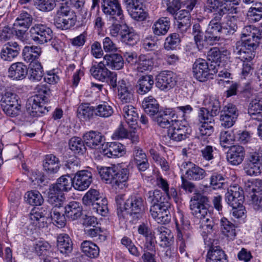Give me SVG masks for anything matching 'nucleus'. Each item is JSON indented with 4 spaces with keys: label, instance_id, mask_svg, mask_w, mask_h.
I'll return each instance as SVG.
<instances>
[{
    "label": "nucleus",
    "instance_id": "obj_49",
    "mask_svg": "<svg viewBox=\"0 0 262 262\" xmlns=\"http://www.w3.org/2000/svg\"><path fill=\"white\" fill-rule=\"evenodd\" d=\"M69 145L70 149L76 154L83 155L86 151L84 140L79 137L72 138L69 142Z\"/></svg>",
    "mask_w": 262,
    "mask_h": 262
},
{
    "label": "nucleus",
    "instance_id": "obj_45",
    "mask_svg": "<svg viewBox=\"0 0 262 262\" xmlns=\"http://www.w3.org/2000/svg\"><path fill=\"white\" fill-rule=\"evenodd\" d=\"M41 49L37 46H26L23 51V56L27 62H33L37 61L36 59L41 55Z\"/></svg>",
    "mask_w": 262,
    "mask_h": 262
},
{
    "label": "nucleus",
    "instance_id": "obj_19",
    "mask_svg": "<svg viewBox=\"0 0 262 262\" xmlns=\"http://www.w3.org/2000/svg\"><path fill=\"white\" fill-rule=\"evenodd\" d=\"M47 195L48 202L54 207H60L65 199L63 192L56 183L49 186Z\"/></svg>",
    "mask_w": 262,
    "mask_h": 262
},
{
    "label": "nucleus",
    "instance_id": "obj_41",
    "mask_svg": "<svg viewBox=\"0 0 262 262\" xmlns=\"http://www.w3.org/2000/svg\"><path fill=\"white\" fill-rule=\"evenodd\" d=\"M65 215L71 220L78 219L82 214V207L77 202H70L65 207Z\"/></svg>",
    "mask_w": 262,
    "mask_h": 262
},
{
    "label": "nucleus",
    "instance_id": "obj_7",
    "mask_svg": "<svg viewBox=\"0 0 262 262\" xmlns=\"http://www.w3.org/2000/svg\"><path fill=\"white\" fill-rule=\"evenodd\" d=\"M30 37L35 43L42 45L50 41L53 36L50 28L42 24H36L30 30Z\"/></svg>",
    "mask_w": 262,
    "mask_h": 262
},
{
    "label": "nucleus",
    "instance_id": "obj_18",
    "mask_svg": "<svg viewBox=\"0 0 262 262\" xmlns=\"http://www.w3.org/2000/svg\"><path fill=\"white\" fill-rule=\"evenodd\" d=\"M243 191L238 186H233L228 189L225 194V201L232 208L238 207L243 203Z\"/></svg>",
    "mask_w": 262,
    "mask_h": 262
},
{
    "label": "nucleus",
    "instance_id": "obj_2",
    "mask_svg": "<svg viewBox=\"0 0 262 262\" xmlns=\"http://www.w3.org/2000/svg\"><path fill=\"white\" fill-rule=\"evenodd\" d=\"M38 94L30 97L26 103L27 113L33 117L40 116L49 112V107L45 105L51 94L50 89L46 85H38L36 87Z\"/></svg>",
    "mask_w": 262,
    "mask_h": 262
},
{
    "label": "nucleus",
    "instance_id": "obj_1",
    "mask_svg": "<svg viewBox=\"0 0 262 262\" xmlns=\"http://www.w3.org/2000/svg\"><path fill=\"white\" fill-rule=\"evenodd\" d=\"M208 203V198L206 196L198 193L191 198L190 209L194 216L202 220L203 228L208 233H211L214 230V224L207 208Z\"/></svg>",
    "mask_w": 262,
    "mask_h": 262
},
{
    "label": "nucleus",
    "instance_id": "obj_12",
    "mask_svg": "<svg viewBox=\"0 0 262 262\" xmlns=\"http://www.w3.org/2000/svg\"><path fill=\"white\" fill-rule=\"evenodd\" d=\"M188 131L189 128L186 123L174 120L167 130V135L170 139L179 142L188 138Z\"/></svg>",
    "mask_w": 262,
    "mask_h": 262
},
{
    "label": "nucleus",
    "instance_id": "obj_17",
    "mask_svg": "<svg viewBox=\"0 0 262 262\" xmlns=\"http://www.w3.org/2000/svg\"><path fill=\"white\" fill-rule=\"evenodd\" d=\"M82 137L85 145L91 149L99 148L105 141V137L101 133L95 130L86 132Z\"/></svg>",
    "mask_w": 262,
    "mask_h": 262
},
{
    "label": "nucleus",
    "instance_id": "obj_55",
    "mask_svg": "<svg viewBox=\"0 0 262 262\" xmlns=\"http://www.w3.org/2000/svg\"><path fill=\"white\" fill-rule=\"evenodd\" d=\"M33 20V17L29 13L26 11H22L14 24V26H19L20 28L24 27L28 29L31 26Z\"/></svg>",
    "mask_w": 262,
    "mask_h": 262
},
{
    "label": "nucleus",
    "instance_id": "obj_40",
    "mask_svg": "<svg viewBox=\"0 0 262 262\" xmlns=\"http://www.w3.org/2000/svg\"><path fill=\"white\" fill-rule=\"evenodd\" d=\"M154 83L153 76L151 75H146L141 76L138 81L137 92L143 95L149 92Z\"/></svg>",
    "mask_w": 262,
    "mask_h": 262
},
{
    "label": "nucleus",
    "instance_id": "obj_21",
    "mask_svg": "<svg viewBox=\"0 0 262 262\" xmlns=\"http://www.w3.org/2000/svg\"><path fill=\"white\" fill-rule=\"evenodd\" d=\"M245 155L244 148L241 145H235L229 147L227 152V159L233 165H238L244 160Z\"/></svg>",
    "mask_w": 262,
    "mask_h": 262
},
{
    "label": "nucleus",
    "instance_id": "obj_3",
    "mask_svg": "<svg viewBox=\"0 0 262 262\" xmlns=\"http://www.w3.org/2000/svg\"><path fill=\"white\" fill-rule=\"evenodd\" d=\"M259 41L256 35L249 36L237 41L233 47V52L236 57L242 61L249 62L255 56V50L258 47Z\"/></svg>",
    "mask_w": 262,
    "mask_h": 262
},
{
    "label": "nucleus",
    "instance_id": "obj_22",
    "mask_svg": "<svg viewBox=\"0 0 262 262\" xmlns=\"http://www.w3.org/2000/svg\"><path fill=\"white\" fill-rule=\"evenodd\" d=\"M20 51V46L16 42H8L1 50V58L5 61H11L18 56Z\"/></svg>",
    "mask_w": 262,
    "mask_h": 262
},
{
    "label": "nucleus",
    "instance_id": "obj_60",
    "mask_svg": "<svg viewBox=\"0 0 262 262\" xmlns=\"http://www.w3.org/2000/svg\"><path fill=\"white\" fill-rule=\"evenodd\" d=\"M248 19L252 21L257 22L262 18V5L255 4V7L249 8L247 14Z\"/></svg>",
    "mask_w": 262,
    "mask_h": 262
},
{
    "label": "nucleus",
    "instance_id": "obj_44",
    "mask_svg": "<svg viewBox=\"0 0 262 262\" xmlns=\"http://www.w3.org/2000/svg\"><path fill=\"white\" fill-rule=\"evenodd\" d=\"M43 76V71L41 63L34 61L30 64L28 77L33 81H39Z\"/></svg>",
    "mask_w": 262,
    "mask_h": 262
},
{
    "label": "nucleus",
    "instance_id": "obj_27",
    "mask_svg": "<svg viewBox=\"0 0 262 262\" xmlns=\"http://www.w3.org/2000/svg\"><path fill=\"white\" fill-rule=\"evenodd\" d=\"M173 115L169 108L160 110L153 120L157 122L160 127L169 128L174 122V120L171 119Z\"/></svg>",
    "mask_w": 262,
    "mask_h": 262
},
{
    "label": "nucleus",
    "instance_id": "obj_25",
    "mask_svg": "<svg viewBox=\"0 0 262 262\" xmlns=\"http://www.w3.org/2000/svg\"><path fill=\"white\" fill-rule=\"evenodd\" d=\"M190 12L182 8L175 14V18L177 19L178 28L182 32H184L190 28L191 24Z\"/></svg>",
    "mask_w": 262,
    "mask_h": 262
},
{
    "label": "nucleus",
    "instance_id": "obj_57",
    "mask_svg": "<svg viewBox=\"0 0 262 262\" xmlns=\"http://www.w3.org/2000/svg\"><path fill=\"white\" fill-rule=\"evenodd\" d=\"M27 202L32 206L41 205L43 202L41 194L38 191H30L26 193Z\"/></svg>",
    "mask_w": 262,
    "mask_h": 262
},
{
    "label": "nucleus",
    "instance_id": "obj_24",
    "mask_svg": "<svg viewBox=\"0 0 262 262\" xmlns=\"http://www.w3.org/2000/svg\"><path fill=\"white\" fill-rule=\"evenodd\" d=\"M129 174V170L127 168L118 169L116 167L112 187L115 189L125 188Z\"/></svg>",
    "mask_w": 262,
    "mask_h": 262
},
{
    "label": "nucleus",
    "instance_id": "obj_39",
    "mask_svg": "<svg viewBox=\"0 0 262 262\" xmlns=\"http://www.w3.org/2000/svg\"><path fill=\"white\" fill-rule=\"evenodd\" d=\"M258 188L252 189L250 205L256 211H262V180L258 182Z\"/></svg>",
    "mask_w": 262,
    "mask_h": 262
},
{
    "label": "nucleus",
    "instance_id": "obj_10",
    "mask_svg": "<svg viewBox=\"0 0 262 262\" xmlns=\"http://www.w3.org/2000/svg\"><path fill=\"white\" fill-rule=\"evenodd\" d=\"M205 108L200 109L199 117L205 118V117H214L217 116L221 112V104L219 100L214 97L206 96L203 101Z\"/></svg>",
    "mask_w": 262,
    "mask_h": 262
},
{
    "label": "nucleus",
    "instance_id": "obj_46",
    "mask_svg": "<svg viewBox=\"0 0 262 262\" xmlns=\"http://www.w3.org/2000/svg\"><path fill=\"white\" fill-rule=\"evenodd\" d=\"M199 120L202 124L199 127L200 135L203 136H210L214 130L213 126L215 124L214 119L211 117L200 118Z\"/></svg>",
    "mask_w": 262,
    "mask_h": 262
},
{
    "label": "nucleus",
    "instance_id": "obj_29",
    "mask_svg": "<svg viewBox=\"0 0 262 262\" xmlns=\"http://www.w3.org/2000/svg\"><path fill=\"white\" fill-rule=\"evenodd\" d=\"M124 146L117 142L107 143L102 149V154L108 158L121 156L124 152Z\"/></svg>",
    "mask_w": 262,
    "mask_h": 262
},
{
    "label": "nucleus",
    "instance_id": "obj_35",
    "mask_svg": "<svg viewBox=\"0 0 262 262\" xmlns=\"http://www.w3.org/2000/svg\"><path fill=\"white\" fill-rule=\"evenodd\" d=\"M222 30L221 25L214 24V25H213L211 23H209L208 28L206 30L205 40L210 44H213L214 42L219 41Z\"/></svg>",
    "mask_w": 262,
    "mask_h": 262
},
{
    "label": "nucleus",
    "instance_id": "obj_31",
    "mask_svg": "<svg viewBox=\"0 0 262 262\" xmlns=\"http://www.w3.org/2000/svg\"><path fill=\"white\" fill-rule=\"evenodd\" d=\"M118 96L122 103H129L133 100V92L124 79L118 82Z\"/></svg>",
    "mask_w": 262,
    "mask_h": 262
},
{
    "label": "nucleus",
    "instance_id": "obj_15",
    "mask_svg": "<svg viewBox=\"0 0 262 262\" xmlns=\"http://www.w3.org/2000/svg\"><path fill=\"white\" fill-rule=\"evenodd\" d=\"M102 11L103 13L113 18L117 19V17L122 20L124 18L123 10L118 1L103 0Z\"/></svg>",
    "mask_w": 262,
    "mask_h": 262
},
{
    "label": "nucleus",
    "instance_id": "obj_13",
    "mask_svg": "<svg viewBox=\"0 0 262 262\" xmlns=\"http://www.w3.org/2000/svg\"><path fill=\"white\" fill-rule=\"evenodd\" d=\"M176 75L170 71L161 72L156 78V86L161 91H167L176 84Z\"/></svg>",
    "mask_w": 262,
    "mask_h": 262
},
{
    "label": "nucleus",
    "instance_id": "obj_20",
    "mask_svg": "<svg viewBox=\"0 0 262 262\" xmlns=\"http://www.w3.org/2000/svg\"><path fill=\"white\" fill-rule=\"evenodd\" d=\"M157 238L156 243L163 248L169 247L173 243V235L170 230L165 227L160 226L158 227L155 231Z\"/></svg>",
    "mask_w": 262,
    "mask_h": 262
},
{
    "label": "nucleus",
    "instance_id": "obj_48",
    "mask_svg": "<svg viewBox=\"0 0 262 262\" xmlns=\"http://www.w3.org/2000/svg\"><path fill=\"white\" fill-rule=\"evenodd\" d=\"M77 17L55 16L54 23L56 27L61 30H68L75 26Z\"/></svg>",
    "mask_w": 262,
    "mask_h": 262
},
{
    "label": "nucleus",
    "instance_id": "obj_53",
    "mask_svg": "<svg viewBox=\"0 0 262 262\" xmlns=\"http://www.w3.org/2000/svg\"><path fill=\"white\" fill-rule=\"evenodd\" d=\"M116 167H101L98 169L99 173L102 181L112 186Z\"/></svg>",
    "mask_w": 262,
    "mask_h": 262
},
{
    "label": "nucleus",
    "instance_id": "obj_43",
    "mask_svg": "<svg viewBox=\"0 0 262 262\" xmlns=\"http://www.w3.org/2000/svg\"><path fill=\"white\" fill-rule=\"evenodd\" d=\"M127 10L131 17L137 20H144L148 16V13L144 10V6L141 1L128 8Z\"/></svg>",
    "mask_w": 262,
    "mask_h": 262
},
{
    "label": "nucleus",
    "instance_id": "obj_11",
    "mask_svg": "<svg viewBox=\"0 0 262 262\" xmlns=\"http://www.w3.org/2000/svg\"><path fill=\"white\" fill-rule=\"evenodd\" d=\"M169 203L166 201V203L158 205H151L150 208V215L159 224H165L170 221V212L168 208Z\"/></svg>",
    "mask_w": 262,
    "mask_h": 262
},
{
    "label": "nucleus",
    "instance_id": "obj_30",
    "mask_svg": "<svg viewBox=\"0 0 262 262\" xmlns=\"http://www.w3.org/2000/svg\"><path fill=\"white\" fill-rule=\"evenodd\" d=\"M123 113L126 123L131 128L135 129L139 119L137 109L131 105H127L124 106Z\"/></svg>",
    "mask_w": 262,
    "mask_h": 262
},
{
    "label": "nucleus",
    "instance_id": "obj_63",
    "mask_svg": "<svg viewBox=\"0 0 262 262\" xmlns=\"http://www.w3.org/2000/svg\"><path fill=\"white\" fill-rule=\"evenodd\" d=\"M55 183L63 192L68 191L73 186L72 178L69 174L61 176L57 180Z\"/></svg>",
    "mask_w": 262,
    "mask_h": 262
},
{
    "label": "nucleus",
    "instance_id": "obj_61",
    "mask_svg": "<svg viewBox=\"0 0 262 262\" xmlns=\"http://www.w3.org/2000/svg\"><path fill=\"white\" fill-rule=\"evenodd\" d=\"M95 107L91 106L89 103L81 104L78 107V115L85 119H90L95 116Z\"/></svg>",
    "mask_w": 262,
    "mask_h": 262
},
{
    "label": "nucleus",
    "instance_id": "obj_58",
    "mask_svg": "<svg viewBox=\"0 0 262 262\" xmlns=\"http://www.w3.org/2000/svg\"><path fill=\"white\" fill-rule=\"evenodd\" d=\"M59 207H55L49 211L50 217L54 223L58 227H63L66 225L65 215L61 214L58 210Z\"/></svg>",
    "mask_w": 262,
    "mask_h": 262
},
{
    "label": "nucleus",
    "instance_id": "obj_28",
    "mask_svg": "<svg viewBox=\"0 0 262 262\" xmlns=\"http://www.w3.org/2000/svg\"><path fill=\"white\" fill-rule=\"evenodd\" d=\"M170 26V18L168 17H161L154 23L151 29L154 35L162 36L167 33Z\"/></svg>",
    "mask_w": 262,
    "mask_h": 262
},
{
    "label": "nucleus",
    "instance_id": "obj_8",
    "mask_svg": "<svg viewBox=\"0 0 262 262\" xmlns=\"http://www.w3.org/2000/svg\"><path fill=\"white\" fill-rule=\"evenodd\" d=\"M244 170L246 174L250 176L260 174L262 170V153L250 152L247 156Z\"/></svg>",
    "mask_w": 262,
    "mask_h": 262
},
{
    "label": "nucleus",
    "instance_id": "obj_37",
    "mask_svg": "<svg viewBox=\"0 0 262 262\" xmlns=\"http://www.w3.org/2000/svg\"><path fill=\"white\" fill-rule=\"evenodd\" d=\"M204 24L203 20H198L194 22L192 26V34L194 36V40L198 49L200 50L203 48V36L204 32L202 26Z\"/></svg>",
    "mask_w": 262,
    "mask_h": 262
},
{
    "label": "nucleus",
    "instance_id": "obj_42",
    "mask_svg": "<svg viewBox=\"0 0 262 262\" xmlns=\"http://www.w3.org/2000/svg\"><path fill=\"white\" fill-rule=\"evenodd\" d=\"M80 248L82 252L91 258H96L99 255L100 250L98 246L90 241H83Z\"/></svg>",
    "mask_w": 262,
    "mask_h": 262
},
{
    "label": "nucleus",
    "instance_id": "obj_32",
    "mask_svg": "<svg viewBox=\"0 0 262 262\" xmlns=\"http://www.w3.org/2000/svg\"><path fill=\"white\" fill-rule=\"evenodd\" d=\"M120 35L121 40L129 46L136 45L139 40L138 35L127 26L122 28Z\"/></svg>",
    "mask_w": 262,
    "mask_h": 262
},
{
    "label": "nucleus",
    "instance_id": "obj_23",
    "mask_svg": "<svg viewBox=\"0 0 262 262\" xmlns=\"http://www.w3.org/2000/svg\"><path fill=\"white\" fill-rule=\"evenodd\" d=\"M28 72L27 66L21 62L13 63L8 70L9 76L16 80L24 79L26 77Z\"/></svg>",
    "mask_w": 262,
    "mask_h": 262
},
{
    "label": "nucleus",
    "instance_id": "obj_50",
    "mask_svg": "<svg viewBox=\"0 0 262 262\" xmlns=\"http://www.w3.org/2000/svg\"><path fill=\"white\" fill-rule=\"evenodd\" d=\"M220 223L222 233L230 239H233L236 234L234 225L225 217L221 220Z\"/></svg>",
    "mask_w": 262,
    "mask_h": 262
},
{
    "label": "nucleus",
    "instance_id": "obj_33",
    "mask_svg": "<svg viewBox=\"0 0 262 262\" xmlns=\"http://www.w3.org/2000/svg\"><path fill=\"white\" fill-rule=\"evenodd\" d=\"M142 106L145 112L153 119L160 111L157 101L151 96L144 99Z\"/></svg>",
    "mask_w": 262,
    "mask_h": 262
},
{
    "label": "nucleus",
    "instance_id": "obj_26",
    "mask_svg": "<svg viewBox=\"0 0 262 262\" xmlns=\"http://www.w3.org/2000/svg\"><path fill=\"white\" fill-rule=\"evenodd\" d=\"M57 247L60 253L69 255L73 250V243L67 234H60L57 237Z\"/></svg>",
    "mask_w": 262,
    "mask_h": 262
},
{
    "label": "nucleus",
    "instance_id": "obj_62",
    "mask_svg": "<svg viewBox=\"0 0 262 262\" xmlns=\"http://www.w3.org/2000/svg\"><path fill=\"white\" fill-rule=\"evenodd\" d=\"M181 41L179 34L173 33L166 37L164 42V48L166 50H173L180 44Z\"/></svg>",
    "mask_w": 262,
    "mask_h": 262
},
{
    "label": "nucleus",
    "instance_id": "obj_59",
    "mask_svg": "<svg viewBox=\"0 0 262 262\" xmlns=\"http://www.w3.org/2000/svg\"><path fill=\"white\" fill-rule=\"evenodd\" d=\"M147 197L148 201L151 204V205H158L166 203V201H164L165 198L163 197L162 192L158 189L149 191L147 193Z\"/></svg>",
    "mask_w": 262,
    "mask_h": 262
},
{
    "label": "nucleus",
    "instance_id": "obj_5",
    "mask_svg": "<svg viewBox=\"0 0 262 262\" xmlns=\"http://www.w3.org/2000/svg\"><path fill=\"white\" fill-rule=\"evenodd\" d=\"M181 224L178 220L176 221L178 231L177 243L180 252L184 256L188 257L187 249L191 246L193 238L191 232L187 230L189 224L184 223L183 217H181Z\"/></svg>",
    "mask_w": 262,
    "mask_h": 262
},
{
    "label": "nucleus",
    "instance_id": "obj_52",
    "mask_svg": "<svg viewBox=\"0 0 262 262\" xmlns=\"http://www.w3.org/2000/svg\"><path fill=\"white\" fill-rule=\"evenodd\" d=\"M153 58L148 55H140L138 57L137 69L139 71L151 70L154 66Z\"/></svg>",
    "mask_w": 262,
    "mask_h": 262
},
{
    "label": "nucleus",
    "instance_id": "obj_56",
    "mask_svg": "<svg viewBox=\"0 0 262 262\" xmlns=\"http://www.w3.org/2000/svg\"><path fill=\"white\" fill-rule=\"evenodd\" d=\"M156 254L155 244H147L144 245V253L141 258L143 262H156Z\"/></svg>",
    "mask_w": 262,
    "mask_h": 262
},
{
    "label": "nucleus",
    "instance_id": "obj_64",
    "mask_svg": "<svg viewBox=\"0 0 262 262\" xmlns=\"http://www.w3.org/2000/svg\"><path fill=\"white\" fill-rule=\"evenodd\" d=\"M210 184L214 189L224 188L226 186V179L221 174L214 172L210 177Z\"/></svg>",
    "mask_w": 262,
    "mask_h": 262
},
{
    "label": "nucleus",
    "instance_id": "obj_47",
    "mask_svg": "<svg viewBox=\"0 0 262 262\" xmlns=\"http://www.w3.org/2000/svg\"><path fill=\"white\" fill-rule=\"evenodd\" d=\"M210 7L211 11L213 13V18L210 23H211L213 25H214V24L221 25L222 18L228 13L229 9L224 5L210 6Z\"/></svg>",
    "mask_w": 262,
    "mask_h": 262
},
{
    "label": "nucleus",
    "instance_id": "obj_14",
    "mask_svg": "<svg viewBox=\"0 0 262 262\" xmlns=\"http://www.w3.org/2000/svg\"><path fill=\"white\" fill-rule=\"evenodd\" d=\"M92 172L88 170L77 171L72 178L73 187L79 191L86 189L92 182Z\"/></svg>",
    "mask_w": 262,
    "mask_h": 262
},
{
    "label": "nucleus",
    "instance_id": "obj_34",
    "mask_svg": "<svg viewBox=\"0 0 262 262\" xmlns=\"http://www.w3.org/2000/svg\"><path fill=\"white\" fill-rule=\"evenodd\" d=\"M103 61L108 68L112 70H120L124 66L123 58L118 54L105 55L103 57Z\"/></svg>",
    "mask_w": 262,
    "mask_h": 262
},
{
    "label": "nucleus",
    "instance_id": "obj_16",
    "mask_svg": "<svg viewBox=\"0 0 262 262\" xmlns=\"http://www.w3.org/2000/svg\"><path fill=\"white\" fill-rule=\"evenodd\" d=\"M182 165L186 169V178L189 180L199 181L207 176V173L204 169L191 162H184Z\"/></svg>",
    "mask_w": 262,
    "mask_h": 262
},
{
    "label": "nucleus",
    "instance_id": "obj_51",
    "mask_svg": "<svg viewBox=\"0 0 262 262\" xmlns=\"http://www.w3.org/2000/svg\"><path fill=\"white\" fill-rule=\"evenodd\" d=\"M95 107V116L101 118H108L114 113L112 106L105 101L101 102Z\"/></svg>",
    "mask_w": 262,
    "mask_h": 262
},
{
    "label": "nucleus",
    "instance_id": "obj_36",
    "mask_svg": "<svg viewBox=\"0 0 262 262\" xmlns=\"http://www.w3.org/2000/svg\"><path fill=\"white\" fill-rule=\"evenodd\" d=\"M106 67L107 66L102 61L98 64L92 66L90 72L95 79L104 82L106 79V76L110 72Z\"/></svg>",
    "mask_w": 262,
    "mask_h": 262
},
{
    "label": "nucleus",
    "instance_id": "obj_38",
    "mask_svg": "<svg viewBox=\"0 0 262 262\" xmlns=\"http://www.w3.org/2000/svg\"><path fill=\"white\" fill-rule=\"evenodd\" d=\"M207 262H228L227 255L219 247H212L208 252Z\"/></svg>",
    "mask_w": 262,
    "mask_h": 262
},
{
    "label": "nucleus",
    "instance_id": "obj_4",
    "mask_svg": "<svg viewBox=\"0 0 262 262\" xmlns=\"http://www.w3.org/2000/svg\"><path fill=\"white\" fill-rule=\"evenodd\" d=\"M60 167V161L55 156L50 154L46 155L43 162V169L45 171V175L38 172V174L34 179L30 178L32 182L39 185L43 183H48V180L54 179V176L58 172Z\"/></svg>",
    "mask_w": 262,
    "mask_h": 262
},
{
    "label": "nucleus",
    "instance_id": "obj_6",
    "mask_svg": "<svg viewBox=\"0 0 262 262\" xmlns=\"http://www.w3.org/2000/svg\"><path fill=\"white\" fill-rule=\"evenodd\" d=\"M194 76L200 81H205L212 79L214 74L217 72L216 64H210L204 59H197L193 65Z\"/></svg>",
    "mask_w": 262,
    "mask_h": 262
},
{
    "label": "nucleus",
    "instance_id": "obj_9",
    "mask_svg": "<svg viewBox=\"0 0 262 262\" xmlns=\"http://www.w3.org/2000/svg\"><path fill=\"white\" fill-rule=\"evenodd\" d=\"M126 214H129L133 219L139 220L142 217L146 208V202L140 196H133L126 201Z\"/></svg>",
    "mask_w": 262,
    "mask_h": 262
},
{
    "label": "nucleus",
    "instance_id": "obj_54",
    "mask_svg": "<svg viewBox=\"0 0 262 262\" xmlns=\"http://www.w3.org/2000/svg\"><path fill=\"white\" fill-rule=\"evenodd\" d=\"M100 199L101 196L97 190L90 189L83 196L82 202L85 205L90 206L99 201Z\"/></svg>",
    "mask_w": 262,
    "mask_h": 262
}]
</instances>
